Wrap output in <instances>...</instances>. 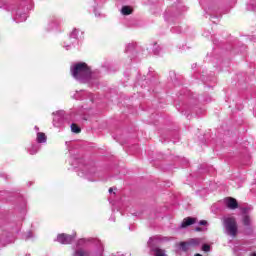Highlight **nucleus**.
Wrapping results in <instances>:
<instances>
[{"label": "nucleus", "mask_w": 256, "mask_h": 256, "mask_svg": "<svg viewBox=\"0 0 256 256\" xmlns=\"http://www.w3.org/2000/svg\"><path fill=\"white\" fill-rule=\"evenodd\" d=\"M243 225H245L246 227H249V225H251V217H249V215H245L243 217Z\"/></svg>", "instance_id": "obj_10"}, {"label": "nucleus", "mask_w": 256, "mask_h": 256, "mask_svg": "<svg viewBox=\"0 0 256 256\" xmlns=\"http://www.w3.org/2000/svg\"><path fill=\"white\" fill-rule=\"evenodd\" d=\"M199 225H207L206 220H201V221L199 222Z\"/></svg>", "instance_id": "obj_15"}, {"label": "nucleus", "mask_w": 256, "mask_h": 256, "mask_svg": "<svg viewBox=\"0 0 256 256\" xmlns=\"http://www.w3.org/2000/svg\"><path fill=\"white\" fill-rule=\"evenodd\" d=\"M71 131H72V133H81V128L78 127L77 124H72L71 125Z\"/></svg>", "instance_id": "obj_12"}, {"label": "nucleus", "mask_w": 256, "mask_h": 256, "mask_svg": "<svg viewBox=\"0 0 256 256\" xmlns=\"http://www.w3.org/2000/svg\"><path fill=\"white\" fill-rule=\"evenodd\" d=\"M73 256H89V252L83 248H79L74 252Z\"/></svg>", "instance_id": "obj_7"}, {"label": "nucleus", "mask_w": 256, "mask_h": 256, "mask_svg": "<svg viewBox=\"0 0 256 256\" xmlns=\"http://www.w3.org/2000/svg\"><path fill=\"white\" fill-rule=\"evenodd\" d=\"M109 193H113V188H109Z\"/></svg>", "instance_id": "obj_16"}, {"label": "nucleus", "mask_w": 256, "mask_h": 256, "mask_svg": "<svg viewBox=\"0 0 256 256\" xmlns=\"http://www.w3.org/2000/svg\"><path fill=\"white\" fill-rule=\"evenodd\" d=\"M226 205L228 209H237L239 207V203H237V200L235 198H227Z\"/></svg>", "instance_id": "obj_5"}, {"label": "nucleus", "mask_w": 256, "mask_h": 256, "mask_svg": "<svg viewBox=\"0 0 256 256\" xmlns=\"http://www.w3.org/2000/svg\"><path fill=\"white\" fill-rule=\"evenodd\" d=\"M195 223H197V218H193V217H186L183 219L182 223H181V228L185 229L191 225H195Z\"/></svg>", "instance_id": "obj_4"}, {"label": "nucleus", "mask_w": 256, "mask_h": 256, "mask_svg": "<svg viewBox=\"0 0 256 256\" xmlns=\"http://www.w3.org/2000/svg\"><path fill=\"white\" fill-rule=\"evenodd\" d=\"M71 73L72 77L78 81L89 79V77H91V67L85 62H79L73 66Z\"/></svg>", "instance_id": "obj_1"}, {"label": "nucleus", "mask_w": 256, "mask_h": 256, "mask_svg": "<svg viewBox=\"0 0 256 256\" xmlns=\"http://www.w3.org/2000/svg\"><path fill=\"white\" fill-rule=\"evenodd\" d=\"M195 256H203V255H201V254H195Z\"/></svg>", "instance_id": "obj_18"}, {"label": "nucleus", "mask_w": 256, "mask_h": 256, "mask_svg": "<svg viewBox=\"0 0 256 256\" xmlns=\"http://www.w3.org/2000/svg\"><path fill=\"white\" fill-rule=\"evenodd\" d=\"M83 243H85V240H84V239H80V240L77 242V247H79L80 245H83Z\"/></svg>", "instance_id": "obj_14"}, {"label": "nucleus", "mask_w": 256, "mask_h": 256, "mask_svg": "<svg viewBox=\"0 0 256 256\" xmlns=\"http://www.w3.org/2000/svg\"><path fill=\"white\" fill-rule=\"evenodd\" d=\"M188 245H189L190 249H193V247L199 246V240L191 239L190 241H188Z\"/></svg>", "instance_id": "obj_9"}, {"label": "nucleus", "mask_w": 256, "mask_h": 256, "mask_svg": "<svg viewBox=\"0 0 256 256\" xmlns=\"http://www.w3.org/2000/svg\"><path fill=\"white\" fill-rule=\"evenodd\" d=\"M74 239L75 238L69 234H59L57 237L58 243H61L62 245H69V244L73 243Z\"/></svg>", "instance_id": "obj_3"}, {"label": "nucleus", "mask_w": 256, "mask_h": 256, "mask_svg": "<svg viewBox=\"0 0 256 256\" xmlns=\"http://www.w3.org/2000/svg\"><path fill=\"white\" fill-rule=\"evenodd\" d=\"M251 256H256V253H253Z\"/></svg>", "instance_id": "obj_19"}, {"label": "nucleus", "mask_w": 256, "mask_h": 256, "mask_svg": "<svg viewBox=\"0 0 256 256\" xmlns=\"http://www.w3.org/2000/svg\"><path fill=\"white\" fill-rule=\"evenodd\" d=\"M196 231H201V228H200V227H197V228H196Z\"/></svg>", "instance_id": "obj_17"}, {"label": "nucleus", "mask_w": 256, "mask_h": 256, "mask_svg": "<svg viewBox=\"0 0 256 256\" xmlns=\"http://www.w3.org/2000/svg\"><path fill=\"white\" fill-rule=\"evenodd\" d=\"M37 143H47V135H45L43 132H38Z\"/></svg>", "instance_id": "obj_6"}, {"label": "nucleus", "mask_w": 256, "mask_h": 256, "mask_svg": "<svg viewBox=\"0 0 256 256\" xmlns=\"http://www.w3.org/2000/svg\"><path fill=\"white\" fill-rule=\"evenodd\" d=\"M202 251H205V252L211 251V246H209V244H204L202 246Z\"/></svg>", "instance_id": "obj_13"}, {"label": "nucleus", "mask_w": 256, "mask_h": 256, "mask_svg": "<svg viewBox=\"0 0 256 256\" xmlns=\"http://www.w3.org/2000/svg\"><path fill=\"white\" fill-rule=\"evenodd\" d=\"M180 247L183 251H189V249H191V246H189V242H181Z\"/></svg>", "instance_id": "obj_11"}, {"label": "nucleus", "mask_w": 256, "mask_h": 256, "mask_svg": "<svg viewBox=\"0 0 256 256\" xmlns=\"http://www.w3.org/2000/svg\"><path fill=\"white\" fill-rule=\"evenodd\" d=\"M133 13V9L129 6L122 7V15H131Z\"/></svg>", "instance_id": "obj_8"}, {"label": "nucleus", "mask_w": 256, "mask_h": 256, "mask_svg": "<svg viewBox=\"0 0 256 256\" xmlns=\"http://www.w3.org/2000/svg\"><path fill=\"white\" fill-rule=\"evenodd\" d=\"M223 225L226 234H228L229 237L235 239V237H237V233H239V226H237V220H235V218L233 217L225 218L223 221Z\"/></svg>", "instance_id": "obj_2"}]
</instances>
